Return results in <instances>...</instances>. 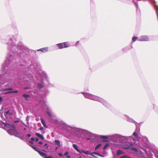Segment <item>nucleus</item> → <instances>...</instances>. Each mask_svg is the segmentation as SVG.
Segmentation results:
<instances>
[{
    "mask_svg": "<svg viewBox=\"0 0 158 158\" xmlns=\"http://www.w3.org/2000/svg\"><path fill=\"white\" fill-rule=\"evenodd\" d=\"M12 48V50L13 49L15 50L16 48L18 49V51L12 50V53L13 54H9L6 57V60L4 63H3L2 66V68L1 70V74H0V91H9L5 92V94L10 93H18V91L16 90L13 91L11 88H7L8 85L6 84L4 85V84L6 83L8 81V79L7 78L5 77V75L8 72V70L9 69V65L10 63V61L13 60L14 56V55L17 52H20V50H22L23 48L22 46H20V45L16 47L15 45L13 46H11Z\"/></svg>",
    "mask_w": 158,
    "mask_h": 158,
    "instance_id": "1",
    "label": "nucleus"
},
{
    "mask_svg": "<svg viewBox=\"0 0 158 158\" xmlns=\"http://www.w3.org/2000/svg\"><path fill=\"white\" fill-rule=\"evenodd\" d=\"M65 128L66 130L71 132H77L80 134L77 135L78 137H82L87 140L90 139V138L88 137H91L93 134L89 132L82 129L76 128L73 127H71L67 125L65 126Z\"/></svg>",
    "mask_w": 158,
    "mask_h": 158,
    "instance_id": "2",
    "label": "nucleus"
},
{
    "mask_svg": "<svg viewBox=\"0 0 158 158\" xmlns=\"http://www.w3.org/2000/svg\"><path fill=\"white\" fill-rule=\"evenodd\" d=\"M82 93L85 98L100 102L107 108H109L110 106V104L102 98L87 93L82 92Z\"/></svg>",
    "mask_w": 158,
    "mask_h": 158,
    "instance_id": "3",
    "label": "nucleus"
},
{
    "mask_svg": "<svg viewBox=\"0 0 158 158\" xmlns=\"http://www.w3.org/2000/svg\"><path fill=\"white\" fill-rule=\"evenodd\" d=\"M3 124L8 128L9 129L7 130L8 133L11 135H14L15 136L19 137L20 134L14 129L15 128V126L13 124H10L6 123H3Z\"/></svg>",
    "mask_w": 158,
    "mask_h": 158,
    "instance_id": "4",
    "label": "nucleus"
},
{
    "mask_svg": "<svg viewBox=\"0 0 158 158\" xmlns=\"http://www.w3.org/2000/svg\"><path fill=\"white\" fill-rule=\"evenodd\" d=\"M132 136H125L122 135L120 136V140L119 143H124L127 142L129 140V139H131V138Z\"/></svg>",
    "mask_w": 158,
    "mask_h": 158,
    "instance_id": "5",
    "label": "nucleus"
},
{
    "mask_svg": "<svg viewBox=\"0 0 158 158\" xmlns=\"http://www.w3.org/2000/svg\"><path fill=\"white\" fill-rule=\"evenodd\" d=\"M120 135L115 134L112 136V139L113 141L117 143H119Z\"/></svg>",
    "mask_w": 158,
    "mask_h": 158,
    "instance_id": "6",
    "label": "nucleus"
},
{
    "mask_svg": "<svg viewBox=\"0 0 158 158\" xmlns=\"http://www.w3.org/2000/svg\"><path fill=\"white\" fill-rule=\"evenodd\" d=\"M137 130H136L133 133L132 135L134 137V138H131L132 139V140L136 142L139 140L140 139V137L138 135L136 132Z\"/></svg>",
    "mask_w": 158,
    "mask_h": 158,
    "instance_id": "7",
    "label": "nucleus"
},
{
    "mask_svg": "<svg viewBox=\"0 0 158 158\" xmlns=\"http://www.w3.org/2000/svg\"><path fill=\"white\" fill-rule=\"evenodd\" d=\"M124 149H129L132 150L136 151V149L133 147V145L131 144H127V145L123 147Z\"/></svg>",
    "mask_w": 158,
    "mask_h": 158,
    "instance_id": "8",
    "label": "nucleus"
},
{
    "mask_svg": "<svg viewBox=\"0 0 158 158\" xmlns=\"http://www.w3.org/2000/svg\"><path fill=\"white\" fill-rule=\"evenodd\" d=\"M149 40V38L147 35L141 36L138 38V40L139 41H148Z\"/></svg>",
    "mask_w": 158,
    "mask_h": 158,
    "instance_id": "9",
    "label": "nucleus"
},
{
    "mask_svg": "<svg viewBox=\"0 0 158 158\" xmlns=\"http://www.w3.org/2000/svg\"><path fill=\"white\" fill-rule=\"evenodd\" d=\"M32 148L38 152L39 154L44 158H45V157L46 156V154L45 153H44L38 150L37 149H36V148L34 146H32Z\"/></svg>",
    "mask_w": 158,
    "mask_h": 158,
    "instance_id": "10",
    "label": "nucleus"
},
{
    "mask_svg": "<svg viewBox=\"0 0 158 158\" xmlns=\"http://www.w3.org/2000/svg\"><path fill=\"white\" fill-rule=\"evenodd\" d=\"M84 154L86 155H93V154H95L96 155H99L100 156H101L100 155H99L98 153H97L95 152H93L91 153L90 151L88 150L86 151H84Z\"/></svg>",
    "mask_w": 158,
    "mask_h": 158,
    "instance_id": "11",
    "label": "nucleus"
},
{
    "mask_svg": "<svg viewBox=\"0 0 158 158\" xmlns=\"http://www.w3.org/2000/svg\"><path fill=\"white\" fill-rule=\"evenodd\" d=\"M13 113L12 110H9L7 111L5 114V115L6 117L9 116V115L13 114Z\"/></svg>",
    "mask_w": 158,
    "mask_h": 158,
    "instance_id": "12",
    "label": "nucleus"
},
{
    "mask_svg": "<svg viewBox=\"0 0 158 158\" xmlns=\"http://www.w3.org/2000/svg\"><path fill=\"white\" fill-rule=\"evenodd\" d=\"M38 51H40L41 52H47L48 51V47H46L45 48H44L37 50Z\"/></svg>",
    "mask_w": 158,
    "mask_h": 158,
    "instance_id": "13",
    "label": "nucleus"
},
{
    "mask_svg": "<svg viewBox=\"0 0 158 158\" xmlns=\"http://www.w3.org/2000/svg\"><path fill=\"white\" fill-rule=\"evenodd\" d=\"M31 68H34L35 69H37L40 68V65L36 63H35L34 64L31 65Z\"/></svg>",
    "mask_w": 158,
    "mask_h": 158,
    "instance_id": "14",
    "label": "nucleus"
},
{
    "mask_svg": "<svg viewBox=\"0 0 158 158\" xmlns=\"http://www.w3.org/2000/svg\"><path fill=\"white\" fill-rule=\"evenodd\" d=\"M35 135L36 136H37V137H38L40 138L41 139L44 140V137L41 134H39V133H36L35 134Z\"/></svg>",
    "mask_w": 158,
    "mask_h": 158,
    "instance_id": "15",
    "label": "nucleus"
},
{
    "mask_svg": "<svg viewBox=\"0 0 158 158\" xmlns=\"http://www.w3.org/2000/svg\"><path fill=\"white\" fill-rule=\"evenodd\" d=\"M54 142L56 144L58 145L59 147L60 146V142L59 140H55L54 141Z\"/></svg>",
    "mask_w": 158,
    "mask_h": 158,
    "instance_id": "16",
    "label": "nucleus"
},
{
    "mask_svg": "<svg viewBox=\"0 0 158 158\" xmlns=\"http://www.w3.org/2000/svg\"><path fill=\"white\" fill-rule=\"evenodd\" d=\"M47 114L48 115V116L50 117V118L51 119H53V118L54 117L52 116V115L51 114V113L50 112L47 111Z\"/></svg>",
    "mask_w": 158,
    "mask_h": 158,
    "instance_id": "17",
    "label": "nucleus"
},
{
    "mask_svg": "<svg viewBox=\"0 0 158 158\" xmlns=\"http://www.w3.org/2000/svg\"><path fill=\"white\" fill-rule=\"evenodd\" d=\"M40 103H43L44 107H46L47 108V109H48V107L46 105V104L45 102V101H44V100H43V101L42 100L41 101H40Z\"/></svg>",
    "mask_w": 158,
    "mask_h": 158,
    "instance_id": "18",
    "label": "nucleus"
},
{
    "mask_svg": "<svg viewBox=\"0 0 158 158\" xmlns=\"http://www.w3.org/2000/svg\"><path fill=\"white\" fill-rule=\"evenodd\" d=\"M57 45L60 49H62L64 48L63 44L62 43L57 44Z\"/></svg>",
    "mask_w": 158,
    "mask_h": 158,
    "instance_id": "19",
    "label": "nucleus"
},
{
    "mask_svg": "<svg viewBox=\"0 0 158 158\" xmlns=\"http://www.w3.org/2000/svg\"><path fill=\"white\" fill-rule=\"evenodd\" d=\"M40 120L41 121L42 123L43 124L44 126L45 127H47V126H46V125L44 121V120L43 119H42V118H41Z\"/></svg>",
    "mask_w": 158,
    "mask_h": 158,
    "instance_id": "20",
    "label": "nucleus"
},
{
    "mask_svg": "<svg viewBox=\"0 0 158 158\" xmlns=\"http://www.w3.org/2000/svg\"><path fill=\"white\" fill-rule=\"evenodd\" d=\"M73 147L77 151H78L79 149L78 148L77 145L76 144H73Z\"/></svg>",
    "mask_w": 158,
    "mask_h": 158,
    "instance_id": "21",
    "label": "nucleus"
},
{
    "mask_svg": "<svg viewBox=\"0 0 158 158\" xmlns=\"http://www.w3.org/2000/svg\"><path fill=\"white\" fill-rule=\"evenodd\" d=\"M100 137L103 139H107L108 138V137L107 136L101 135Z\"/></svg>",
    "mask_w": 158,
    "mask_h": 158,
    "instance_id": "22",
    "label": "nucleus"
},
{
    "mask_svg": "<svg viewBox=\"0 0 158 158\" xmlns=\"http://www.w3.org/2000/svg\"><path fill=\"white\" fill-rule=\"evenodd\" d=\"M23 97L25 98L26 99H27V98L29 97V95H27V94H23Z\"/></svg>",
    "mask_w": 158,
    "mask_h": 158,
    "instance_id": "23",
    "label": "nucleus"
},
{
    "mask_svg": "<svg viewBox=\"0 0 158 158\" xmlns=\"http://www.w3.org/2000/svg\"><path fill=\"white\" fill-rule=\"evenodd\" d=\"M123 153V152L120 150H118L117 152V154L118 155H120Z\"/></svg>",
    "mask_w": 158,
    "mask_h": 158,
    "instance_id": "24",
    "label": "nucleus"
},
{
    "mask_svg": "<svg viewBox=\"0 0 158 158\" xmlns=\"http://www.w3.org/2000/svg\"><path fill=\"white\" fill-rule=\"evenodd\" d=\"M101 146V144H98L95 148V150H97Z\"/></svg>",
    "mask_w": 158,
    "mask_h": 158,
    "instance_id": "25",
    "label": "nucleus"
},
{
    "mask_svg": "<svg viewBox=\"0 0 158 158\" xmlns=\"http://www.w3.org/2000/svg\"><path fill=\"white\" fill-rule=\"evenodd\" d=\"M63 44L64 48H66L68 47L66 42H64Z\"/></svg>",
    "mask_w": 158,
    "mask_h": 158,
    "instance_id": "26",
    "label": "nucleus"
},
{
    "mask_svg": "<svg viewBox=\"0 0 158 158\" xmlns=\"http://www.w3.org/2000/svg\"><path fill=\"white\" fill-rule=\"evenodd\" d=\"M138 39V38L136 37H133L132 38V40L133 42L135 41L136 40Z\"/></svg>",
    "mask_w": 158,
    "mask_h": 158,
    "instance_id": "27",
    "label": "nucleus"
},
{
    "mask_svg": "<svg viewBox=\"0 0 158 158\" xmlns=\"http://www.w3.org/2000/svg\"><path fill=\"white\" fill-rule=\"evenodd\" d=\"M38 87L40 89L43 87V85L40 84H38L37 85Z\"/></svg>",
    "mask_w": 158,
    "mask_h": 158,
    "instance_id": "28",
    "label": "nucleus"
},
{
    "mask_svg": "<svg viewBox=\"0 0 158 158\" xmlns=\"http://www.w3.org/2000/svg\"><path fill=\"white\" fill-rule=\"evenodd\" d=\"M109 146V145L108 144V143H106L104 146V147H103V149H105L107 147H108Z\"/></svg>",
    "mask_w": 158,
    "mask_h": 158,
    "instance_id": "29",
    "label": "nucleus"
},
{
    "mask_svg": "<svg viewBox=\"0 0 158 158\" xmlns=\"http://www.w3.org/2000/svg\"><path fill=\"white\" fill-rule=\"evenodd\" d=\"M33 143L31 141H28V144L31 147L32 146H31L33 144Z\"/></svg>",
    "mask_w": 158,
    "mask_h": 158,
    "instance_id": "30",
    "label": "nucleus"
},
{
    "mask_svg": "<svg viewBox=\"0 0 158 158\" xmlns=\"http://www.w3.org/2000/svg\"><path fill=\"white\" fill-rule=\"evenodd\" d=\"M84 151H84V150H82L81 151H80L79 149L78 150V151H77V152H79V153H81L82 154V153H84Z\"/></svg>",
    "mask_w": 158,
    "mask_h": 158,
    "instance_id": "31",
    "label": "nucleus"
},
{
    "mask_svg": "<svg viewBox=\"0 0 158 158\" xmlns=\"http://www.w3.org/2000/svg\"><path fill=\"white\" fill-rule=\"evenodd\" d=\"M29 77H31V79H30V80L31 81H32V79H33V77H31V75H29Z\"/></svg>",
    "mask_w": 158,
    "mask_h": 158,
    "instance_id": "32",
    "label": "nucleus"
},
{
    "mask_svg": "<svg viewBox=\"0 0 158 158\" xmlns=\"http://www.w3.org/2000/svg\"><path fill=\"white\" fill-rule=\"evenodd\" d=\"M68 152H66L64 153V155L66 156H68Z\"/></svg>",
    "mask_w": 158,
    "mask_h": 158,
    "instance_id": "33",
    "label": "nucleus"
},
{
    "mask_svg": "<svg viewBox=\"0 0 158 158\" xmlns=\"http://www.w3.org/2000/svg\"><path fill=\"white\" fill-rule=\"evenodd\" d=\"M127 156H124L122 157H121L120 158H127Z\"/></svg>",
    "mask_w": 158,
    "mask_h": 158,
    "instance_id": "34",
    "label": "nucleus"
},
{
    "mask_svg": "<svg viewBox=\"0 0 158 158\" xmlns=\"http://www.w3.org/2000/svg\"><path fill=\"white\" fill-rule=\"evenodd\" d=\"M3 100V98L2 97L0 96V102H2Z\"/></svg>",
    "mask_w": 158,
    "mask_h": 158,
    "instance_id": "35",
    "label": "nucleus"
},
{
    "mask_svg": "<svg viewBox=\"0 0 158 158\" xmlns=\"http://www.w3.org/2000/svg\"><path fill=\"white\" fill-rule=\"evenodd\" d=\"M43 129V127H41L39 128V130H42Z\"/></svg>",
    "mask_w": 158,
    "mask_h": 158,
    "instance_id": "36",
    "label": "nucleus"
},
{
    "mask_svg": "<svg viewBox=\"0 0 158 158\" xmlns=\"http://www.w3.org/2000/svg\"><path fill=\"white\" fill-rule=\"evenodd\" d=\"M35 140L36 142H38V141H39V139L38 138H35Z\"/></svg>",
    "mask_w": 158,
    "mask_h": 158,
    "instance_id": "37",
    "label": "nucleus"
},
{
    "mask_svg": "<svg viewBox=\"0 0 158 158\" xmlns=\"http://www.w3.org/2000/svg\"><path fill=\"white\" fill-rule=\"evenodd\" d=\"M58 155L60 156H63V154H62V153H59V154H58Z\"/></svg>",
    "mask_w": 158,
    "mask_h": 158,
    "instance_id": "38",
    "label": "nucleus"
},
{
    "mask_svg": "<svg viewBox=\"0 0 158 158\" xmlns=\"http://www.w3.org/2000/svg\"><path fill=\"white\" fill-rule=\"evenodd\" d=\"M31 135L30 134H28L27 135V136L28 137H30L31 136Z\"/></svg>",
    "mask_w": 158,
    "mask_h": 158,
    "instance_id": "39",
    "label": "nucleus"
},
{
    "mask_svg": "<svg viewBox=\"0 0 158 158\" xmlns=\"http://www.w3.org/2000/svg\"><path fill=\"white\" fill-rule=\"evenodd\" d=\"M31 140L32 141H34L35 140V139L34 138H31Z\"/></svg>",
    "mask_w": 158,
    "mask_h": 158,
    "instance_id": "40",
    "label": "nucleus"
},
{
    "mask_svg": "<svg viewBox=\"0 0 158 158\" xmlns=\"http://www.w3.org/2000/svg\"><path fill=\"white\" fill-rule=\"evenodd\" d=\"M38 143L40 144H43V143L42 142H41V141H40L38 142Z\"/></svg>",
    "mask_w": 158,
    "mask_h": 158,
    "instance_id": "41",
    "label": "nucleus"
},
{
    "mask_svg": "<svg viewBox=\"0 0 158 158\" xmlns=\"http://www.w3.org/2000/svg\"><path fill=\"white\" fill-rule=\"evenodd\" d=\"M47 145H48V144H47V143H45V144H44V146H45V147H46V146H47Z\"/></svg>",
    "mask_w": 158,
    "mask_h": 158,
    "instance_id": "42",
    "label": "nucleus"
},
{
    "mask_svg": "<svg viewBox=\"0 0 158 158\" xmlns=\"http://www.w3.org/2000/svg\"><path fill=\"white\" fill-rule=\"evenodd\" d=\"M67 157L68 158H70V157L69 156H67Z\"/></svg>",
    "mask_w": 158,
    "mask_h": 158,
    "instance_id": "43",
    "label": "nucleus"
},
{
    "mask_svg": "<svg viewBox=\"0 0 158 158\" xmlns=\"http://www.w3.org/2000/svg\"><path fill=\"white\" fill-rule=\"evenodd\" d=\"M8 50L10 51V50H11L10 49V48H8Z\"/></svg>",
    "mask_w": 158,
    "mask_h": 158,
    "instance_id": "44",
    "label": "nucleus"
},
{
    "mask_svg": "<svg viewBox=\"0 0 158 158\" xmlns=\"http://www.w3.org/2000/svg\"><path fill=\"white\" fill-rule=\"evenodd\" d=\"M94 155H95V154H93V155H91L92 156H94V157H96V156Z\"/></svg>",
    "mask_w": 158,
    "mask_h": 158,
    "instance_id": "45",
    "label": "nucleus"
},
{
    "mask_svg": "<svg viewBox=\"0 0 158 158\" xmlns=\"http://www.w3.org/2000/svg\"><path fill=\"white\" fill-rule=\"evenodd\" d=\"M79 43V41H77V44H76V45L78 44V43Z\"/></svg>",
    "mask_w": 158,
    "mask_h": 158,
    "instance_id": "46",
    "label": "nucleus"
},
{
    "mask_svg": "<svg viewBox=\"0 0 158 158\" xmlns=\"http://www.w3.org/2000/svg\"><path fill=\"white\" fill-rule=\"evenodd\" d=\"M26 129V128H24L23 129L24 130H25Z\"/></svg>",
    "mask_w": 158,
    "mask_h": 158,
    "instance_id": "47",
    "label": "nucleus"
},
{
    "mask_svg": "<svg viewBox=\"0 0 158 158\" xmlns=\"http://www.w3.org/2000/svg\"><path fill=\"white\" fill-rule=\"evenodd\" d=\"M131 122H133V121L132 120H131V121H130Z\"/></svg>",
    "mask_w": 158,
    "mask_h": 158,
    "instance_id": "48",
    "label": "nucleus"
},
{
    "mask_svg": "<svg viewBox=\"0 0 158 158\" xmlns=\"http://www.w3.org/2000/svg\"><path fill=\"white\" fill-rule=\"evenodd\" d=\"M127 158H131V157H127Z\"/></svg>",
    "mask_w": 158,
    "mask_h": 158,
    "instance_id": "49",
    "label": "nucleus"
},
{
    "mask_svg": "<svg viewBox=\"0 0 158 158\" xmlns=\"http://www.w3.org/2000/svg\"><path fill=\"white\" fill-rule=\"evenodd\" d=\"M57 148H58V147H57L56 148V150H57Z\"/></svg>",
    "mask_w": 158,
    "mask_h": 158,
    "instance_id": "50",
    "label": "nucleus"
},
{
    "mask_svg": "<svg viewBox=\"0 0 158 158\" xmlns=\"http://www.w3.org/2000/svg\"><path fill=\"white\" fill-rule=\"evenodd\" d=\"M25 89H28V88H26Z\"/></svg>",
    "mask_w": 158,
    "mask_h": 158,
    "instance_id": "51",
    "label": "nucleus"
},
{
    "mask_svg": "<svg viewBox=\"0 0 158 158\" xmlns=\"http://www.w3.org/2000/svg\"><path fill=\"white\" fill-rule=\"evenodd\" d=\"M79 158H82L80 156V157Z\"/></svg>",
    "mask_w": 158,
    "mask_h": 158,
    "instance_id": "52",
    "label": "nucleus"
},
{
    "mask_svg": "<svg viewBox=\"0 0 158 158\" xmlns=\"http://www.w3.org/2000/svg\"><path fill=\"white\" fill-rule=\"evenodd\" d=\"M157 158H158V156H157Z\"/></svg>",
    "mask_w": 158,
    "mask_h": 158,
    "instance_id": "53",
    "label": "nucleus"
}]
</instances>
